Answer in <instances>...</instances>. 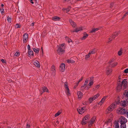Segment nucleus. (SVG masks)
<instances>
[{"label":"nucleus","mask_w":128,"mask_h":128,"mask_svg":"<svg viewBox=\"0 0 128 128\" xmlns=\"http://www.w3.org/2000/svg\"><path fill=\"white\" fill-rule=\"evenodd\" d=\"M127 84V79H124L120 84H118L117 87V89L119 91H120L121 89L124 90L126 88Z\"/></svg>","instance_id":"obj_1"},{"label":"nucleus","mask_w":128,"mask_h":128,"mask_svg":"<svg viewBox=\"0 0 128 128\" xmlns=\"http://www.w3.org/2000/svg\"><path fill=\"white\" fill-rule=\"evenodd\" d=\"M119 103V102H115L112 103L106 110V113L108 114L111 112L116 108L117 104Z\"/></svg>","instance_id":"obj_2"},{"label":"nucleus","mask_w":128,"mask_h":128,"mask_svg":"<svg viewBox=\"0 0 128 128\" xmlns=\"http://www.w3.org/2000/svg\"><path fill=\"white\" fill-rule=\"evenodd\" d=\"M65 45V44L64 43L59 45L57 50V52L58 54L62 55L64 52Z\"/></svg>","instance_id":"obj_3"},{"label":"nucleus","mask_w":128,"mask_h":128,"mask_svg":"<svg viewBox=\"0 0 128 128\" xmlns=\"http://www.w3.org/2000/svg\"><path fill=\"white\" fill-rule=\"evenodd\" d=\"M119 119L120 122L121 124L120 128H126V123L127 121L126 119L124 116H121Z\"/></svg>","instance_id":"obj_4"},{"label":"nucleus","mask_w":128,"mask_h":128,"mask_svg":"<svg viewBox=\"0 0 128 128\" xmlns=\"http://www.w3.org/2000/svg\"><path fill=\"white\" fill-rule=\"evenodd\" d=\"M100 96L99 94H97L92 97H90L88 99V102L90 103H91L92 101L98 98Z\"/></svg>","instance_id":"obj_5"},{"label":"nucleus","mask_w":128,"mask_h":128,"mask_svg":"<svg viewBox=\"0 0 128 128\" xmlns=\"http://www.w3.org/2000/svg\"><path fill=\"white\" fill-rule=\"evenodd\" d=\"M96 117L95 116H93L91 119L90 121L88 122V128H90L92 125L94 123L96 120Z\"/></svg>","instance_id":"obj_6"},{"label":"nucleus","mask_w":128,"mask_h":128,"mask_svg":"<svg viewBox=\"0 0 128 128\" xmlns=\"http://www.w3.org/2000/svg\"><path fill=\"white\" fill-rule=\"evenodd\" d=\"M126 110L124 108H118L116 111L117 113L118 114H125Z\"/></svg>","instance_id":"obj_7"},{"label":"nucleus","mask_w":128,"mask_h":128,"mask_svg":"<svg viewBox=\"0 0 128 128\" xmlns=\"http://www.w3.org/2000/svg\"><path fill=\"white\" fill-rule=\"evenodd\" d=\"M90 118V116L89 115H86L84 118H83L82 122V124L83 125L85 124Z\"/></svg>","instance_id":"obj_8"},{"label":"nucleus","mask_w":128,"mask_h":128,"mask_svg":"<svg viewBox=\"0 0 128 128\" xmlns=\"http://www.w3.org/2000/svg\"><path fill=\"white\" fill-rule=\"evenodd\" d=\"M64 87L66 89V94L68 96H70V93L69 89L68 88V84L67 82H65Z\"/></svg>","instance_id":"obj_9"},{"label":"nucleus","mask_w":128,"mask_h":128,"mask_svg":"<svg viewBox=\"0 0 128 128\" xmlns=\"http://www.w3.org/2000/svg\"><path fill=\"white\" fill-rule=\"evenodd\" d=\"M86 110V107H83L82 108L79 107L77 109V111L79 114H82Z\"/></svg>","instance_id":"obj_10"},{"label":"nucleus","mask_w":128,"mask_h":128,"mask_svg":"<svg viewBox=\"0 0 128 128\" xmlns=\"http://www.w3.org/2000/svg\"><path fill=\"white\" fill-rule=\"evenodd\" d=\"M50 69L51 73L53 76H54L55 75L56 72V69L55 66L54 65H52L51 68Z\"/></svg>","instance_id":"obj_11"},{"label":"nucleus","mask_w":128,"mask_h":128,"mask_svg":"<svg viewBox=\"0 0 128 128\" xmlns=\"http://www.w3.org/2000/svg\"><path fill=\"white\" fill-rule=\"evenodd\" d=\"M120 33V32L118 31V32H116L114 34H113L111 38H109V41H108V42H110L112 40V38H114L115 37L117 36Z\"/></svg>","instance_id":"obj_12"},{"label":"nucleus","mask_w":128,"mask_h":128,"mask_svg":"<svg viewBox=\"0 0 128 128\" xmlns=\"http://www.w3.org/2000/svg\"><path fill=\"white\" fill-rule=\"evenodd\" d=\"M28 37V35L27 34H25L23 35V40L24 43H26L27 42Z\"/></svg>","instance_id":"obj_13"},{"label":"nucleus","mask_w":128,"mask_h":128,"mask_svg":"<svg viewBox=\"0 0 128 128\" xmlns=\"http://www.w3.org/2000/svg\"><path fill=\"white\" fill-rule=\"evenodd\" d=\"M123 96L124 98L128 102V91L125 90L124 92Z\"/></svg>","instance_id":"obj_14"},{"label":"nucleus","mask_w":128,"mask_h":128,"mask_svg":"<svg viewBox=\"0 0 128 128\" xmlns=\"http://www.w3.org/2000/svg\"><path fill=\"white\" fill-rule=\"evenodd\" d=\"M60 70L61 72H64L65 70V65L64 64L62 63L60 66Z\"/></svg>","instance_id":"obj_15"},{"label":"nucleus","mask_w":128,"mask_h":128,"mask_svg":"<svg viewBox=\"0 0 128 128\" xmlns=\"http://www.w3.org/2000/svg\"><path fill=\"white\" fill-rule=\"evenodd\" d=\"M108 96H104L102 99L98 103L99 105H101L104 102L105 100L107 98Z\"/></svg>","instance_id":"obj_16"},{"label":"nucleus","mask_w":128,"mask_h":128,"mask_svg":"<svg viewBox=\"0 0 128 128\" xmlns=\"http://www.w3.org/2000/svg\"><path fill=\"white\" fill-rule=\"evenodd\" d=\"M32 62L35 66L38 68L40 67L39 63L38 61L35 60H34L32 61Z\"/></svg>","instance_id":"obj_17"},{"label":"nucleus","mask_w":128,"mask_h":128,"mask_svg":"<svg viewBox=\"0 0 128 128\" xmlns=\"http://www.w3.org/2000/svg\"><path fill=\"white\" fill-rule=\"evenodd\" d=\"M77 94L78 99H80L82 98L83 94L82 92L80 91L77 92Z\"/></svg>","instance_id":"obj_18"},{"label":"nucleus","mask_w":128,"mask_h":128,"mask_svg":"<svg viewBox=\"0 0 128 128\" xmlns=\"http://www.w3.org/2000/svg\"><path fill=\"white\" fill-rule=\"evenodd\" d=\"M83 36L81 38L82 40H85L88 37V35L86 32H84L83 33Z\"/></svg>","instance_id":"obj_19"},{"label":"nucleus","mask_w":128,"mask_h":128,"mask_svg":"<svg viewBox=\"0 0 128 128\" xmlns=\"http://www.w3.org/2000/svg\"><path fill=\"white\" fill-rule=\"evenodd\" d=\"M28 56L29 57L33 56L34 55L33 51L31 50H28Z\"/></svg>","instance_id":"obj_20"},{"label":"nucleus","mask_w":128,"mask_h":128,"mask_svg":"<svg viewBox=\"0 0 128 128\" xmlns=\"http://www.w3.org/2000/svg\"><path fill=\"white\" fill-rule=\"evenodd\" d=\"M42 92L41 91H40V93L41 94H42L43 92H48V89L47 88L45 87H44L42 89Z\"/></svg>","instance_id":"obj_21"},{"label":"nucleus","mask_w":128,"mask_h":128,"mask_svg":"<svg viewBox=\"0 0 128 128\" xmlns=\"http://www.w3.org/2000/svg\"><path fill=\"white\" fill-rule=\"evenodd\" d=\"M69 22L70 24L74 28L76 27V24L73 21L71 20H69Z\"/></svg>","instance_id":"obj_22"},{"label":"nucleus","mask_w":128,"mask_h":128,"mask_svg":"<svg viewBox=\"0 0 128 128\" xmlns=\"http://www.w3.org/2000/svg\"><path fill=\"white\" fill-rule=\"evenodd\" d=\"M127 102L126 100H123V101H122L121 102V103L122 105V106H124V107L126 106L127 104Z\"/></svg>","instance_id":"obj_23"},{"label":"nucleus","mask_w":128,"mask_h":128,"mask_svg":"<svg viewBox=\"0 0 128 128\" xmlns=\"http://www.w3.org/2000/svg\"><path fill=\"white\" fill-rule=\"evenodd\" d=\"M83 30V29L82 27L78 28L76 29L75 30L72 31L71 32H78L79 31H80Z\"/></svg>","instance_id":"obj_24"},{"label":"nucleus","mask_w":128,"mask_h":128,"mask_svg":"<svg viewBox=\"0 0 128 128\" xmlns=\"http://www.w3.org/2000/svg\"><path fill=\"white\" fill-rule=\"evenodd\" d=\"M94 83L93 80H92L90 78V80L89 83L88 85V86H89L90 87L91 86L93 85Z\"/></svg>","instance_id":"obj_25"},{"label":"nucleus","mask_w":128,"mask_h":128,"mask_svg":"<svg viewBox=\"0 0 128 128\" xmlns=\"http://www.w3.org/2000/svg\"><path fill=\"white\" fill-rule=\"evenodd\" d=\"M106 69V74L107 75H108L110 74L112 71V70L108 68H107Z\"/></svg>","instance_id":"obj_26"},{"label":"nucleus","mask_w":128,"mask_h":128,"mask_svg":"<svg viewBox=\"0 0 128 128\" xmlns=\"http://www.w3.org/2000/svg\"><path fill=\"white\" fill-rule=\"evenodd\" d=\"M109 64L110 66L112 67L116 66L118 64V63L117 62H114L112 64L111 62H110Z\"/></svg>","instance_id":"obj_27"},{"label":"nucleus","mask_w":128,"mask_h":128,"mask_svg":"<svg viewBox=\"0 0 128 128\" xmlns=\"http://www.w3.org/2000/svg\"><path fill=\"white\" fill-rule=\"evenodd\" d=\"M60 18L56 16L53 17L52 18V20L54 21H57L60 19Z\"/></svg>","instance_id":"obj_28"},{"label":"nucleus","mask_w":128,"mask_h":128,"mask_svg":"<svg viewBox=\"0 0 128 128\" xmlns=\"http://www.w3.org/2000/svg\"><path fill=\"white\" fill-rule=\"evenodd\" d=\"M95 52V50L94 49H93L89 52L88 54L90 55L94 54Z\"/></svg>","instance_id":"obj_29"},{"label":"nucleus","mask_w":128,"mask_h":128,"mask_svg":"<svg viewBox=\"0 0 128 128\" xmlns=\"http://www.w3.org/2000/svg\"><path fill=\"white\" fill-rule=\"evenodd\" d=\"M33 50L34 51L36 52L37 53H38L39 52V49L38 48H34L33 49Z\"/></svg>","instance_id":"obj_30"},{"label":"nucleus","mask_w":128,"mask_h":128,"mask_svg":"<svg viewBox=\"0 0 128 128\" xmlns=\"http://www.w3.org/2000/svg\"><path fill=\"white\" fill-rule=\"evenodd\" d=\"M122 53V49H120L119 51L118 52V55L119 56H121Z\"/></svg>","instance_id":"obj_31"},{"label":"nucleus","mask_w":128,"mask_h":128,"mask_svg":"<svg viewBox=\"0 0 128 128\" xmlns=\"http://www.w3.org/2000/svg\"><path fill=\"white\" fill-rule=\"evenodd\" d=\"M82 78H81L78 80V81L76 82V87H74L75 88L76 86H78L79 84V83L82 80Z\"/></svg>","instance_id":"obj_32"},{"label":"nucleus","mask_w":128,"mask_h":128,"mask_svg":"<svg viewBox=\"0 0 128 128\" xmlns=\"http://www.w3.org/2000/svg\"><path fill=\"white\" fill-rule=\"evenodd\" d=\"M98 30L99 29L98 28H94L92 30L90 31V32L91 33L93 32H95Z\"/></svg>","instance_id":"obj_33"},{"label":"nucleus","mask_w":128,"mask_h":128,"mask_svg":"<svg viewBox=\"0 0 128 128\" xmlns=\"http://www.w3.org/2000/svg\"><path fill=\"white\" fill-rule=\"evenodd\" d=\"M67 61L68 63H73L74 62V61L72 59L68 60Z\"/></svg>","instance_id":"obj_34"},{"label":"nucleus","mask_w":128,"mask_h":128,"mask_svg":"<svg viewBox=\"0 0 128 128\" xmlns=\"http://www.w3.org/2000/svg\"><path fill=\"white\" fill-rule=\"evenodd\" d=\"M119 126L118 123L116 122L115 124V128H119Z\"/></svg>","instance_id":"obj_35"},{"label":"nucleus","mask_w":128,"mask_h":128,"mask_svg":"<svg viewBox=\"0 0 128 128\" xmlns=\"http://www.w3.org/2000/svg\"><path fill=\"white\" fill-rule=\"evenodd\" d=\"M0 12L2 15H4V11L3 8L0 9Z\"/></svg>","instance_id":"obj_36"},{"label":"nucleus","mask_w":128,"mask_h":128,"mask_svg":"<svg viewBox=\"0 0 128 128\" xmlns=\"http://www.w3.org/2000/svg\"><path fill=\"white\" fill-rule=\"evenodd\" d=\"M87 84H85V83H84V84H83L81 86V89L82 90H84V88L86 86V85Z\"/></svg>","instance_id":"obj_37"},{"label":"nucleus","mask_w":128,"mask_h":128,"mask_svg":"<svg viewBox=\"0 0 128 128\" xmlns=\"http://www.w3.org/2000/svg\"><path fill=\"white\" fill-rule=\"evenodd\" d=\"M90 55L88 53V54L86 55L85 57V59L86 60H87L88 58L90 57Z\"/></svg>","instance_id":"obj_38"},{"label":"nucleus","mask_w":128,"mask_h":128,"mask_svg":"<svg viewBox=\"0 0 128 128\" xmlns=\"http://www.w3.org/2000/svg\"><path fill=\"white\" fill-rule=\"evenodd\" d=\"M70 7H69L68 8H67V9L63 8V9H62V10H66V12H68L70 10Z\"/></svg>","instance_id":"obj_39"},{"label":"nucleus","mask_w":128,"mask_h":128,"mask_svg":"<svg viewBox=\"0 0 128 128\" xmlns=\"http://www.w3.org/2000/svg\"><path fill=\"white\" fill-rule=\"evenodd\" d=\"M61 112L60 111H58V112L56 113L55 115V116L56 117L59 116L61 114Z\"/></svg>","instance_id":"obj_40"},{"label":"nucleus","mask_w":128,"mask_h":128,"mask_svg":"<svg viewBox=\"0 0 128 128\" xmlns=\"http://www.w3.org/2000/svg\"><path fill=\"white\" fill-rule=\"evenodd\" d=\"M21 26L18 24H17L15 25V27L16 28H20Z\"/></svg>","instance_id":"obj_41"},{"label":"nucleus","mask_w":128,"mask_h":128,"mask_svg":"<svg viewBox=\"0 0 128 128\" xmlns=\"http://www.w3.org/2000/svg\"><path fill=\"white\" fill-rule=\"evenodd\" d=\"M0 60L2 62V63L4 64H5L6 63V61L4 59H1Z\"/></svg>","instance_id":"obj_42"},{"label":"nucleus","mask_w":128,"mask_h":128,"mask_svg":"<svg viewBox=\"0 0 128 128\" xmlns=\"http://www.w3.org/2000/svg\"><path fill=\"white\" fill-rule=\"evenodd\" d=\"M7 20L9 23H10L11 21V18H10L8 17Z\"/></svg>","instance_id":"obj_43"},{"label":"nucleus","mask_w":128,"mask_h":128,"mask_svg":"<svg viewBox=\"0 0 128 128\" xmlns=\"http://www.w3.org/2000/svg\"><path fill=\"white\" fill-rule=\"evenodd\" d=\"M20 55V53L18 52H16L15 54L14 55L16 56H18Z\"/></svg>","instance_id":"obj_44"},{"label":"nucleus","mask_w":128,"mask_h":128,"mask_svg":"<svg viewBox=\"0 0 128 128\" xmlns=\"http://www.w3.org/2000/svg\"><path fill=\"white\" fill-rule=\"evenodd\" d=\"M124 72L125 74H127L128 73V68L125 69L124 71Z\"/></svg>","instance_id":"obj_45"},{"label":"nucleus","mask_w":128,"mask_h":128,"mask_svg":"<svg viewBox=\"0 0 128 128\" xmlns=\"http://www.w3.org/2000/svg\"><path fill=\"white\" fill-rule=\"evenodd\" d=\"M128 14V10L127 11V12L123 16V17L122 18V19H123L124 17L126 16Z\"/></svg>","instance_id":"obj_46"},{"label":"nucleus","mask_w":128,"mask_h":128,"mask_svg":"<svg viewBox=\"0 0 128 128\" xmlns=\"http://www.w3.org/2000/svg\"><path fill=\"white\" fill-rule=\"evenodd\" d=\"M90 87L89 86H88V85H87V86H86L84 88V89H85L86 90H88V88H90Z\"/></svg>","instance_id":"obj_47"},{"label":"nucleus","mask_w":128,"mask_h":128,"mask_svg":"<svg viewBox=\"0 0 128 128\" xmlns=\"http://www.w3.org/2000/svg\"><path fill=\"white\" fill-rule=\"evenodd\" d=\"M100 86L99 84H98V85H97L96 86H95V88L96 89H98V88H99Z\"/></svg>","instance_id":"obj_48"},{"label":"nucleus","mask_w":128,"mask_h":128,"mask_svg":"<svg viewBox=\"0 0 128 128\" xmlns=\"http://www.w3.org/2000/svg\"><path fill=\"white\" fill-rule=\"evenodd\" d=\"M27 48L28 50H31L30 49V46L29 45H28Z\"/></svg>","instance_id":"obj_49"},{"label":"nucleus","mask_w":128,"mask_h":128,"mask_svg":"<svg viewBox=\"0 0 128 128\" xmlns=\"http://www.w3.org/2000/svg\"><path fill=\"white\" fill-rule=\"evenodd\" d=\"M87 102L86 101H84L83 102L82 104L84 105H86L87 104Z\"/></svg>","instance_id":"obj_50"},{"label":"nucleus","mask_w":128,"mask_h":128,"mask_svg":"<svg viewBox=\"0 0 128 128\" xmlns=\"http://www.w3.org/2000/svg\"><path fill=\"white\" fill-rule=\"evenodd\" d=\"M88 82V80H86L85 81V82H84V83H85V84H87Z\"/></svg>","instance_id":"obj_51"},{"label":"nucleus","mask_w":128,"mask_h":128,"mask_svg":"<svg viewBox=\"0 0 128 128\" xmlns=\"http://www.w3.org/2000/svg\"><path fill=\"white\" fill-rule=\"evenodd\" d=\"M65 39H66V41L67 42H68V40L69 39V38L68 37H65Z\"/></svg>","instance_id":"obj_52"},{"label":"nucleus","mask_w":128,"mask_h":128,"mask_svg":"<svg viewBox=\"0 0 128 128\" xmlns=\"http://www.w3.org/2000/svg\"><path fill=\"white\" fill-rule=\"evenodd\" d=\"M30 125H29L28 124H27L26 125V128H30Z\"/></svg>","instance_id":"obj_53"},{"label":"nucleus","mask_w":128,"mask_h":128,"mask_svg":"<svg viewBox=\"0 0 128 128\" xmlns=\"http://www.w3.org/2000/svg\"><path fill=\"white\" fill-rule=\"evenodd\" d=\"M68 43H70V42H72V40L70 39L69 38V39L68 40Z\"/></svg>","instance_id":"obj_54"},{"label":"nucleus","mask_w":128,"mask_h":128,"mask_svg":"<svg viewBox=\"0 0 128 128\" xmlns=\"http://www.w3.org/2000/svg\"><path fill=\"white\" fill-rule=\"evenodd\" d=\"M34 22H32V23L31 24V26H34Z\"/></svg>","instance_id":"obj_55"},{"label":"nucleus","mask_w":128,"mask_h":128,"mask_svg":"<svg viewBox=\"0 0 128 128\" xmlns=\"http://www.w3.org/2000/svg\"><path fill=\"white\" fill-rule=\"evenodd\" d=\"M33 0H30V2L32 4H34V2H33Z\"/></svg>","instance_id":"obj_56"},{"label":"nucleus","mask_w":128,"mask_h":128,"mask_svg":"<svg viewBox=\"0 0 128 128\" xmlns=\"http://www.w3.org/2000/svg\"><path fill=\"white\" fill-rule=\"evenodd\" d=\"M126 115L127 117L128 118V111L126 113Z\"/></svg>","instance_id":"obj_57"},{"label":"nucleus","mask_w":128,"mask_h":128,"mask_svg":"<svg viewBox=\"0 0 128 128\" xmlns=\"http://www.w3.org/2000/svg\"><path fill=\"white\" fill-rule=\"evenodd\" d=\"M1 6L2 7H3L4 6V5L3 4H2L1 5Z\"/></svg>","instance_id":"obj_58"},{"label":"nucleus","mask_w":128,"mask_h":128,"mask_svg":"<svg viewBox=\"0 0 128 128\" xmlns=\"http://www.w3.org/2000/svg\"><path fill=\"white\" fill-rule=\"evenodd\" d=\"M41 49H42V51H43V48H42V47L41 48Z\"/></svg>","instance_id":"obj_59"},{"label":"nucleus","mask_w":128,"mask_h":128,"mask_svg":"<svg viewBox=\"0 0 128 128\" xmlns=\"http://www.w3.org/2000/svg\"><path fill=\"white\" fill-rule=\"evenodd\" d=\"M108 123H109L108 122H107V123H106L105 124H108Z\"/></svg>","instance_id":"obj_60"},{"label":"nucleus","mask_w":128,"mask_h":128,"mask_svg":"<svg viewBox=\"0 0 128 128\" xmlns=\"http://www.w3.org/2000/svg\"><path fill=\"white\" fill-rule=\"evenodd\" d=\"M56 123H58V121H57V122H56Z\"/></svg>","instance_id":"obj_61"},{"label":"nucleus","mask_w":128,"mask_h":128,"mask_svg":"<svg viewBox=\"0 0 128 128\" xmlns=\"http://www.w3.org/2000/svg\"><path fill=\"white\" fill-rule=\"evenodd\" d=\"M108 128H110V127H108Z\"/></svg>","instance_id":"obj_62"}]
</instances>
